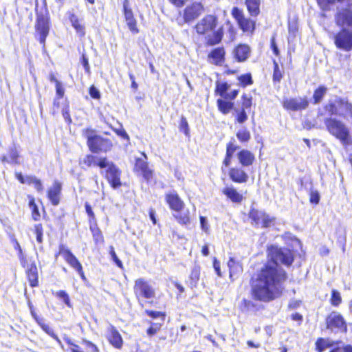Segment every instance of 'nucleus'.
Wrapping results in <instances>:
<instances>
[{"label":"nucleus","mask_w":352,"mask_h":352,"mask_svg":"<svg viewBox=\"0 0 352 352\" xmlns=\"http://www.w3.org/2000/svg\"><path fill=\"white\" fill-rule=\"evenodd\" d=\"M267 252L270 261L261 269L252 284L254 299L265 302L279 298L284 290L287 275L279 263L289 266L294 261L292 252L288 249L272 245Z\"/></svg>","instance_id":"f257e3e1"},{"label":"nucleus","mask_w":352,"mask_h":352,"mask_svg":"<svg viewBox=\"0 0 352 352\" xmlns=\"http://www.w3.org/2000/svg\"><path fill=\"white\" fill-rule=\"evenodd\" d=\"M217 24V19L213 15H207L202 19L196 25L197 32L199 34H207L212 32V35L206 36V43L209 45H214L221 42L223 37L222 28L214 31Z\"/></svg>","instance_id":"f03ea898"},{"label":"nucleus","mask_w":352,"mask_h":352,"mask_svg":"<svg viewBox=\"0 0 352 352\" xmlns=\"http://www.w3.org/2000/svg\"><path fill=\"white\" fill-rule=\"evenodd\" d=\"M82 135L87 138L89 148L93 153L107 152L112 147L110 140L98 135L92 129H84Z\"/></svg>","instance_id":"7ed1b4c3"},{"label":"nucleus","mask_w":352,"mask_h":352,"mask_svg":"<svg viewBox=\"0 0 352 352\" xmlns=\"http://www.w3.org/2000/svg\"><path fill=\"white\" fill-rule=\"evenodd\" d=\"M324 123L328 131L340 140L343 145L348 146L352 144L349 131L344 123L334 118H327Z\"/></svg>","instance_id":"20e7f679"},{"label":"nucleus","mask_w":352,"mask_h":352,"mask_svg":"<svg viewBox=\"0 0 352 352\" xmlns=\"http://www.w3.org/2000/svg\"><path fill=\"white\" fill-rule=\"evenodd\" d=\"M98 164L101 169H105L104 177L111 186L114 189L119 188L122 185L120 168L105 157L100 158V162Z\"/></svg>","instance_id":"39448f33"},{"label":"nucleus","mask_w":352,"mask_h":352,"mask_svg":"<svg viewBox=\"0 0 352 352\" xmlns=\"http://www.w3.org/2000/svg\"><path fill=\"white\" fill-rule=\"evenodd\" d=\"M324 109L331 116L337 115L344 118L352 117V104L340 98L330 100Z\"/></svg>","instance_id":"423d86ee"},{"label":"nucleus","mask_w":352,"mask_h":352,"mask_svg":"<svg viewBox=\"0 0 352 352\" xmlns=\"http://www.w3.org/2000/svg\"><path fill=\"white\" fill-rule=\"evenodd\" d=\"M50 29V16L47 10L37 12L35 30L36 34L39 36V41L43 46Z\"/></svg>","instance_id":"0eeeda50"},{"label":"nucleus","mask_w":352,"mask_h":352,"mask_svg":"<svg viewBox=\"0 0 352 352\" xmlns=\"http://www.w3.org/2000/svg\"><path fill=\"white\" fill-rule=\"evenodd\" d=\"M352 0H338V2L342 4L338 8V12L336 15V21L338 25L344 27L352 26V10L351 2Z\"/></svg>","instance_id":"6e6552de"},{"label":"nucleus","mask_w":352,"mask_h":352,"mask_svg":"<svg viewBox=\"0 0 352 352\" xmlns=\"http://www.w3.org/2000/svg\"><path fill=\"white\" fill-rule=\"evenodd\" d=\"M133 292L136 298L151 299L155 297V290L150 283L144 278H140L135 281Z\"/></svg>","instance_id":"1a4fd4ad"},{"label":"nucleus","mask_w":352,"mask_h":352,"mask_svg":"<svg viewBox=\"0 0 352 352\" xmlns=\"http://www.w3.org/2000/svg\"><path fill=\"white\" fill-rule=\"evenodd\" d=\"M327 327L331 331L347 332L346 322L343 316L337 311H332L327 318Z\"/></svg>","instance_id":"9d476101"},{"label":"nucleus","mask_w":352,"mask_h":352,"mask_svg":"<svg viewBox=\"0 0 352 352\" xmlns=\"http://www.w3.org/2000/svg\"><path fill=\"white\" fill-rule=\"evenodd\" d=\"M140 157H135L133 170L141 174L147 182H150L153 177V171L148 167L146 155L142 153Z\"/></svg>","instance_id":"9b49d317"},{"label":"nucleus","mask_w":352,"mask_h":352,"mask_svg":"<svg viewBox=\"0 0 352 352\" xmlns=\"http://www.w3.org/2000/svg\"><path fill=\"white\" fill-rule=\"evenodd\" d=\"M232 16L236 21L239 28L245 32H252L255 29V22L245 16L243 10L237 7L232 10Z\"/></svg>","instance_id":"f8f14e48"},{"label":"nucleus","mask_w":352,"mask_h":352,"mask_svg":"<svg viewBox=\"0 0 352 352\" xmlns=\"http://www.w3.org/2000/svg\"><path fill=\"white\" fill-rule=\"evenodd\" d=\"M334 42L336 46L339 49H341L346 52L351 50L352 32L345 28H343L335 36Z\"/></svg>","instance_id":"ddd939ff"},{"label":"nucleus","mask_w":352,"mask_h":352,"mask_svg":"<svg viewBox=\"0 0 352 352\" xmlns=\"http://www.w3.org/2000/svg\"><path fill=\"white\" fill-rule=\"evenodd\" d=\"M249 217L252 219V223L257 227L268 228L273 222V219L265 212L255 209L250 210Z\"/></svg>","instance_id":"4468645a"},{"label":"nucleus","mask_w":352,"mask_h":352,"mask_svg":"<svg viewBox=\"0 0 352 352\" xmlns=\"http://www.w3.org/2000/svg\"><path fill=\"white\" fill-rule=\"evenodd\" d=\"M309 102L306 98H290L284 99L283 102V107L289 111H298L305 109L308 107Z\"/></svg>","instance_id":"2eb2a0df"},{"label":"nucleus","mask_w":352,"mask_h":352,"mask_svg":"<svg viewBox=\"0 0 352 352\" xmlns=\"http://www.w3.org/2000/svg\"><path fill=\"white\" fill-rule=\"evenodd\" d=\"M59 254L63 257L65 261L76 271L82 267V265L72 252L64 245L59 247Z\"/></svg>","instance_id":"dca6fc26"},{"label":"nucleus","mask_w":352,"mask_h":352,"mask_svg":"<svg viewBox=\"0 0 352 352\" xmlns=\"http://www.w3.org/2000/svg\"><path fill=\"white\" fill-rule=\"evenodd\" d=\"M123 8L125 21L126 22L129 29L133 34L138 33L139 30L138 28H137V22L133 16V13L131 8L129 6V2L128 0H124L123 3Z\"/></svg>","instance_id":"f3484780"},{"label":"nucleus","mask_w":352,"mask_h":352,"mask_svg":"<svg viewBox=\"0 0 352 352\" xmlns=\"http://www.w3.org/2000/svg\"><path fill=\"white\" fill-rule=\"evenodd\" d=\"M203 11V6L200 3H193L187 6L184 10V19L187 23L197 19Z\"/></svg>","instance_id":"a211bd4d"},{"label":"nucleus","mask_w":352,"mask_h":352,"mask_svg":"<svg viewBox=\"0 0 352 352\" xmlns=\"http://www.w3.org/2000/svg\"><path fill=\"white\" fill-rule=\"evenodd\" d=\"M166 201L170 208L175 211H180L184 206V202L175 191L166 194Z\"/></svg>","instance_id":"6ab92c4d"},{"label":"nucleus","mask_w":352,"mask_h":352,"mask_svg":"<svg viewBox=\"0 0 352 352\" xmlns=\"http://www.w3.org/2000/svg\"><path fill=\"white\" fill-rule=\"evenodd\" d=\"M61 190L62 185L58 181H54L52 187L48 190L47 197L54 206H57L60 202Z\"/></svg>","instance_id":"aec40b11"},{"label":"nucleus","mask_w":352,"mask_h":352,"mask_svg":"<svg viewBox=\"0 0 352 352\" xmlns=\"http://www.w3.org/2000/svg\"><path fill=\"white\" fill-rule=\"evenodd\" d=\"M228 175L231 180L236 183H245L249 179L248 175L241 168H231Z\"/></svg>","instance_id":"412c9836"},{"label":"nucleus","mask_w":352,"mask_h":352,"mask_svg":"<svg viewBox=\"0 0 352 352\" xmlns=\"http://www.w3.org/2000/svg\"><path fill=\"white\" fill-rule=\"evenodd\" d=\"M222 192L228 199L235 204H240L243 199V195L232 185L226 186L222 190Z\"/></svg>","instance_id":"4be33fe9"},{"label":"nucleus","mask_w":352,"mask_h":352,"mask_svg":"<svg viewBox=\"0 0 352 352\" xmlns=\"http://www.w3.org/2000/svg\"><path fill=\"white\" fill-rule=\"evenodd\" d=\"M107 338L110 343L116 348L120 349L122 347V337L118 330L111 324L108 328Z\"/></svg>","instance_id":"5701e85b"},{"label":"nucleus","mask_w":352,"mask_h":352,"mask_svg":"<svg viewBox=\"0 0 352 352\" xmlns=\"http://www.w3.org/2000/svg\"><path fill=\"white\" fill-rule=\"evenodd\" d=\"M234 58L239 61L242 62L248 59L250 54V48L248 45H239L233 52Z\"/></svg>","instance_id":"b1692460"},{"label":"nucleus","mask_w":352,"mask_h":352,"mask_svg":"<svg viewBox=\"0 0 352 352\" xmlns=\"http://www.w3.org/2000/svg\"><path fill=\"white\" fill-rule=\"evenodd\" d=\"M225 51L223 47L214 49L208 55L210 62L221 65L224 61Z\"/></svg>","instance_id":"393cba45"},{"label":"nucleus","mask_w":352,"mask_h":352,"mask_svg":"<svg viewBox=\"0 0 352 352\" xmlns=\"http://www.w3.org/2000/svg\"><path fill=\"white\" fill-rule=\"evenodd\" d=\"M240 164L243 166H249L253 164L254 155L248 150L243 149L237 154Z\"/></svg>","instance_id":"a878e982"},{"label":"nucleus","mask_w":352,"mask_h":352,"mask_svg":"<svg viewBox=\"0 0 352 352\" xmlns=\"http://www.w3.org/2000/svg\"><path fill=\"white\" fill-rule=\"evenodd\" d=\"M69 19L76 33L79 36H83L85 34V26L78 17L74 13H69Z\"/></svg>","instance_id":"bb28decb"},{"label":"nucleus","mask_w":352,"mask_h":352,"mask_svg":"<svg viewBox=\"0 0 352 352\" xmlns=\"http://www.w3.org/2000/svg\"><path fill=\"white\" fill-rule=\"evenodd\" d=\"M228 266L230 269V277L231 278L243 272L241 264L239 262L236 261L234 258H230L229 259Z\"/></svg>","instance_id":"cd10ccee"},{"label":"nucleus","mask_w":352,"mask_h":352,"mask_svg":"<svg viewBox=\"0 0 352 352\" xmlns=\"http://www.w3.org/2000/svg\"><path fill=\"white\" fill-rule=\"evenodd\" d=\"M247 9L252 16H256L260 13L261 0H245Z\"/></svg>","instance_id":"c85d7f7f"},{"label":"nucleus","mask_w":352,"mask_h":352,"mask_svg":"<svg viewBox=\"0 0 352 352\" xmlns=\"http://www.w3.org/2000/svg\"><path fill=\"white\" fill-rule=\"evenodd\" d=\"M27 276L31 287L38 285V270L34 263H32L27 271Z\"/></svg>","instance_id":"c756f323"},{"label":"nucleus","mask_w":352,"mask_h":352,"mask_svg":"<svg viewBox=\"0 0 352 352\" xmlns=\"http://www.w3.org/2000/svg\"><path fill=\"white\" fill-rule=\"evenodd\" d=\"M40 327L41 328L47 333L50 336H51L53 339H54L57 342L58 344L60 345V346H62V342L60 341V340L58 338V337L57 336L56 334L54 333L53 329L52 327H50L49 324L45 323L44 322V319L43 320H38V323H37Z\"/></svg>","instance_id":"7c9ffc66"},{"label":"nucleus","mask_w":352,"mask_h":352,"mask_svg":"<svg viewBox=\"0 0 352 352\" xmlns=\"http://www.w3.org/2000/svg\"><path fill=\"white\" fill-rule=\"evenodd\" d=\"M334 344L333 341L320 338L316 342V350L317 352H323L326 349L333 346Z\"/></svg>","instance_id":"2f4dec72"},{"label":"nucleus","mask_w":352,"mask_h":352,"mask_svg":"<svg viewBox=\"0 0 352 352\" xmlns=\"http://www.w3.org/2000/svg\"><path fill=\"white\" fill-rule=\"evenodd\" d=\"M217 102L219 110L223 114L226 115L230 111L231 109H234V103L232 102L218 99Z\"/></svg>","instance_id":"473e14b6"},{"label":"nucleus","mask_w":352,"mask_h":352,"mask_svg":"<svg viewBox=\"0 0 352 352\" xmlns=\"http://www.w3.org/2000/svg\"><path fill=\"white\" fill-rule=\"evenodd\" d=\"M236 136L239 141L241 143H246L249 142L251 138V134L249 130L245 127H241L236 132Z\"/></svg>","instance_id":"72a5a7b5"},{"label":"nucleus","mask_w":352,"mask_h":352,"mask_svg":"<svg viewBox=\"0 0 352 352\" xmlns=\"http://www.w3.org/2000/svg\"><path fill=\"white\" fill-rule=\"evenodd\" d=\"M327 87L324 86L319 87L314 93V104H318L320 102L327 92Z\"/></svg>","instance_id":"f704fd0d"},{"label":"nucleus","mask_w":352,"mask_h":352,"mask_svg":"<svg viewBox=\"0 0 352 352\" xmlns=\"http://www.w3.org/2000/svg\"><path fill=\"white\" fill-rule=\"evenodd\" d=\"M236 121L239 124H243L248 120V115L245 109H234Z\"/></svg>","instance_id":"c9c22d12"},{"label":"nucleus","mask_w":352,"mask_h":352,"mask_svg":"<svg viewBox=\"0 0 352 352\" xmlns=\"http://www.w3.org/2000/svg\"><path fill=\"white\" fill-rule=\"evenodd\" d=\"M29 206L32 210V218L34 221H38L40 218V213L38 211V208L35 204L34 199L31 197L29 201Z\"/></svg>","instance_id":"e433bc0d"},{"label":"nucleus","mask_w":352,"mask_h":352,"mask_svg":"<svg viewBox=\"0 0 352 352\" xmlns=\"http://www.w3.org/2000/svg\"><path fill=\"white\" fill-rule=\"evenodd\" d=\"M229 89V85L226 82H217L216 85V92L219 94L222 98L225 96L228 90Z\"/></svg>","instance_id":"4c0bfd02"},{"label":"nucleus","mask_w":352,"mask_h":352,"mask_svg":"<svg viewBox=\"0 0 352 352\" xmlns=\"http://www.w3.org/2000/svg\"><path fill=\"white\" fill-rule=\"evenodd\" d=\"M100 162V159L97 160L96 157L91 155H88L85 156V157L83 160V163L89 167L91 166H99L98 164Z\"/></svg>","instance_id":"58836bf2"},{"label":"nucleus","mask_w":352,"mask_h":352,"mask_svg":"<svg viewBox=\"0 0 352 352\" xmlns=\"http://www.w3.org/2000/svg\"><path fill=\"white\" fill-rule=\"evenodd\" d=\"M200 269L199 267H194L191 271L190 278L191 280V284L196 285L199 279Z\"/></svg>","instance_id":"ea45409f"},{"label":"nucleus","mask_w":352,"mask_h":352,"mask_svg":"<svg viewBox=\"0 0 352 352\" xmlns=\"http://www.w3.org/2000/svg\"><path fill=\"white\" fill-rule=\"evenodd\" d=\"M342 302L340 294L336 290H333L331 293V303L333 306H338Z\"/></svg>","instance_id":"a19ab883"},{"label":"nucleus","mask_w":352,"mask_h":352,"mask_svg":"<svg viewBox=\"0 0 352 352\" xmlns=\"http://www.w3.org/2000/svg\"><path fill=\"white\" fill-rule=\"evenodd\" d=\"M239 80L243 87L250 85L253 83L251 74H246L239 77Z\"/></svg>","instance_id":"79ce46f5"},{"label":"nucleus","mask_w":352,"mask_h":352,"mask_svg":"<svg viewBox=\"0 0 352 352\" xmlns=\"http://www.w3.org/2000/svg\"><path fill=\"white\" fill-rule=\"evenodd\" d=\"M34 233L36 236V241L39 243H42L43 242V230L41 224H36L34 226Z\"/></svg>","instance_id":"37998d69"},{"label":"nucleus","mask_w":352,"mask_h":352,"mask_svg":"<svg viewBox=\"0 0 352 352\" xmlns=\"http://www.w3.org/2000/svg\"><path fill=\"white\" fill-rule=\"evenodd\" d=\"M274 73H273V80L276 82H280L282 78V73L279 69L278 65L276 61L274 62Z\"/></svg>","instance_id":"c03bdc74"},{"label":"nucleus","mask_w":352,"mask_h":352,"mask_svg":"<svg viewBox=\"0 0 352 352\" xmlns=\"http://www.w3.org/2000/svg\"><path fill=\"white\" fill-rule=\"evenodd\" d=\"M56 296L62 299L68 307H71L69 297L65 291L57 292Z\"/></svg>","instance_id":"a18cd8bd"},{"label":"nucleus","mask_w":352,"mask_h":352,"mask_svg":"<svg viewBox=\"0 0 352 352\" xmlns=\"http://www.w3.org/2000/svg\"><path fill=\"white\" fill-rule=\"evenodd\" d=\"M242 108L243 109H250L252 106V97L248 96L246 94L242 96Z\"/></svg>","instance_id":"49530a36"},{"label":"nucleus","mask_w":352,"mask_h":352,"mask_svg":"<svg viewBox=\"0 0 352 352\" xmlns=\"http://www.w3.org/2000/svg\"><path fill=\"white\" fill-rule=\"evenodd\" d=\"M176 219L179 223L186 225L190 222V217L188 213H181L179 215L175 216Z\"/></svg>","instance_id":"de8ad7c7"},{"label":"nucleus","mask_w":352,"mask_h":352,"mask_svg":"<svg viewBox=\"0 0 352 352\" xmlns=\"http://www.w3.org/2000/svg\"><path fill=\"white\" fill-rule=\"evenodd\" d=\"M109 254L111 255V259L113 261V262L116 264V265L118 267H119L120 268H122V261L118 258V257L117 256L115 251H114V248L113 247L111 246L110 247V252H109Z\"/></svg>","instance_id":"09e8293b"},{"label":"nucleus","mask_w":352,"mask_h":352,"mask_svg":"<svg viewBox=\"0 0 352 352\" xmlns=\"http://www.w3.org/2000/svg\"><path fill=\"white\" fill-rule=\"evenodd\" d=\"M19 153L16 148H12L9 151V158L12 163H18Z\"/></svg>","instance_id":"8fccbe9b"},{"label":"nucleus","mask_w":352,"mask_h":352,"mask_svg":"<svg viewBox=\"0 0 352 352\" xmlns=\"http://www.w3.org/2000/svg\"><path fill=\"white\" fill-rule=\"evenodd\" d=\"M239 148V146H236L235 144H234L232 142H230L228 145H227V148H226V155H229L230 157H232L233 154L234 153V152L238 150Z\"/></svg>","instance_id":"3c124183"},{"label":"nucleus","mask_w":352,"mask_h":352,"mask_svg":"<svg viewBox=\"0 0 352 352\" xmlns=\"http://www.w3.org/2000/svg\"><path fill=\"white\" fill-rule=\"evenodd\" d=\"M55 87L56 97L63 98L65 94V89L63 86V84L60 82H56Z\"/></svg>","instance_id":"603ef678"},{"label":"nucleus","mask_w":352,"mask_h":352,"mask_svg":"<svg viewBox=\"0 0 352 352\" xmlns=\"http://www.w3.org/2000/svg\"><path fill=\"white\" fill-rule=\"evenodd\" d=\"M62 115L65 122H67L68 124H70L72 122V118L69 115V109L68 105L65 106L63 109Z\"/></svg>","instance_id":"864d4df0"},{"label":"nucleus","mask_w":352,"mask_h":352,"mask_svg":"<svg viewBox=\"0 0 352 352\" xmlns=\"http://www.w3.org/2000/svg\"><path fill=\"white\" fill-rule=\"evenodd\" d=\"M146 313L148 316L151 317L152 318L162 317V320H164L165 315L160 311L146 310Z\"/></svg>","instance_id":"5fc2aeb1"},{"label":"nucleus","mask_w":352,"mask_h":352,"mask_svg":"<svg viewBox=\"0 0 352 352\" xmlns=\"http://www.w3.org/2000/svg\"><path fill=\"white\" fill-rule=\"evenodd\" d=\"M200 223L201 230L208 233L209 231V225L208 223V221L206 217L201 216L200 217Z\"/></svg>","instance_id":"6e6d98bb"},{"label":"nucleus","mask_w":352,"mask_h":352,"mask_svg":"<svg viewBox=\"0 0 352 352\" xmlns=\"http://www.w3.org/2000/svg\"><path fill=\"white\" fill-rule=\"evenodd\" d=\"M89 94L91 98L94 99H99L100 98V93L99 90L94 86L89 88Z\"/></svg>","instance_id":"4d7b16f0"},{"label":"nucleus","mask_w":352,"mask_h":352,"mask_svg":"<svg viewBox=\"0 0 352 352\" xmlns=\"http://www.w3.org/2000/svg\"><path fill=\"white\" fill-rule=\"evenodd\" d=\"M320 201V195L317 191H311L310 193V201L312 204H317Z\"/></svg>","instance_id":"13d9d810"},{"label":"nucleus","mask_w":352,"mask_h":352,"mask_svg":"<svg viewBox=\"0 0 352 352\" xmlns=\"http://www.w3.org/2000/svg\"><path fill=\"white\" fill-rule=\"evenodd\" d=\"M160 329V325L157 324H153L150 328L147 330V334L150 336L155 335Z\"/></svg>","instance_id":"bf43d9fd"},{"label":"nucleus","mask_w":352,"mask_h":352,"mask_svg":"<svg viewBox=\"0 0 352 352\" xmlns=\"http://www.w3.org/2000/svg\"><path fill=\"white\" fill-rule=\"evenodd\" d=\"M181 129L184 131V133L187 135H188L189 129L188 122L186 118H182L180 124Z\"/></svg>","instance_id":"052dcab7"},{"label":"nucleus","mask_w":352,"mask_h":352,"mask_svg":"<svg viewBox=\"0 0 352 352\" xmlns=\"http://www.w3.org/2000/svg\"><path fill=\"white\" fill-rule=\"evenodd\" d=\"M85 207L86 212H87V215L89 216V219H95V215H94V212L92 210L91 205L89 203L86 202L85 205Z\"/></svg>","instance_id":"680f3d73"},{"label":"nucleus","mask_w":352,"mask_h":352,"mask_svg":"<svg viewBox=\"0 0 352 352\" xmlns=\"http://www.w3.org/2000/svg\"><path fill=\"white\" fill-rule=\"evenodd\" d=\"M32 185L34 186V188H36V190L38 192H43V184L40 179H38V178H36L34 179Z\"/></svg>","instance_id":"e2e57ef3"},{"label":"nucleus","mask_w":352,"mask_h":352,"mask_svg":"<svg viewBox=\"0 0 352 352\" xmlns=\"http://www.w3.org/2000/svg\"><path fill=\"white\" fill-rule=\"evenodd\" d=\"M238 93V90H232L228 93L227 92L223 98L225 99L234 100L237 96Z\"/></svg>","instance_id":"0e129e2a"},{"label":"nucleus","mask_w":352,"mask_h":352,"mask_svg":"<svg viewBox=\"0 0 352 352\" xmlns=\"http://www.w3.org/2000/svg\"><path fill=\"white\" fill-rule=\"evenodd\" d=\"M336 0H317L320 6L324 9L329 4L333 3Z\"/></svg>","instance_id":"69168bd1"},{"label":"nucleus","mask_w":352,"mask_h":352,"mask_svg":"<svg viewBox=\"0 0 352 352\" xmlns=\"http://www.w3.org/2000/svg\"><path fill=\"white\" fill-rule=\"evenodd\" d=\"M300 305V301L298 300H292L289 303V308L291 309H294L298 307Z\"/></svg>","instance_id":"338daca9"},{"label":"nucleus","mask_w":352,"mask_h":352,"mask_svg":"<svg viewBox=\"0 0 352 352\" xmlns=\"http://www.w3.org/2000/svg\"><path fill=\"white\" fill-rule=\"evenodd\" d=\"M60 98H58V97H56L54 99V102H53V109H52V113L53 114H55L56 112H57V109H58L59 107V99Z\"/></svg>","instance_id":"774afa93"}]
</instances>
